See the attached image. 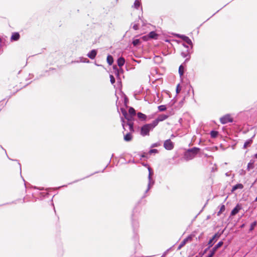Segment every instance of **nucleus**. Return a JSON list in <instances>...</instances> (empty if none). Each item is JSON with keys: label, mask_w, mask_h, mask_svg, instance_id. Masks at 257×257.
I'll list each match as a JSON object with an SVG mask.
<instances>
[{"label": "nucleus", "mask_w": 257, "mask_h": 257, "mask_svg": "<svg viewBox=\"0 0 257 257\" xmlns=\"http://www.w3.org/2000/svg\"><path fill=\"white\" fill-rule=\"evenodd\" d=\"M125 118L128 120V122H131L133 119V116L131 115L128 114Z\"/></svg>", "instance_id": "a878e982"}, {"label": "nucleus", "mask_w": 257, "mask_h": 257, "mask_svg": "<svg viewBox=\"0 0 257 257\" xmlns=\"http://www.w3.org/2000/svg\"><path fill=\"white\" fill-rule=\"evenodd\" d=\"M96 54H97V52L96 50H93L92 51H91L88 54H87V56L88 57H89L90 59H94L96 55Z\"/></svg>", "instance_id": "1a4fd4ad"}, {"label": "nucleus", "mask_w": 257, "mask_h": 257, "mask_svg": "<svg viewBox=\"0 0 257 257\" xmlns=\"http://www.w3.org/2000/svg\"><path fill=\"white\" fill-rule=\"evenodd\" d=\"M110 82H111V84L114 83L115 78L112 75H110Z\"/></svg>", "instance_id": "2f4dec72"}, {"label": "nucleus", "mask_w": 257, "mask_h": 257, "mask_svg": "<svg viewBox=\"0 0 257 257\" xmlns=\"http://www.w3.org/2000/svg\"><path fill=\"white\" fill-rule=\"evenodd\" d=\"M179 73L180 76H182L183 75V73H184V67L182 65H181L179 67Z\"/></svg>", "instance_id": "5701e85b"}, {"label": "nucleus", "mask_w": 257, "mask_h": 257, "mask_svg": "<svg viewBox=\"0 0 257 257\" xmlns=\"http://www.w3.org/2000/svg\"><path fill=\"white\" fill-rule=\"evenodd\" d=\"M218 134V133L217 131H211L210 133L211 137L213 138H216Z\"/></svg>", "instance_id": "4be33fe9"}, {"label": "nucleus", "mask_w": 257, "mask_h": 257, "mask_svg": "<svg viewBox=\"0 0 257 257\" xmlns=\"http://www.w3.org/2000/svg\"><path fill=\"white\" fill-rule=\"evenodd\" d=\"M219 237V235L218 234L216 233L213 237L209 240L208 242V245H209V247H211L212 246L213 243L217 240V238H218Z\"/></svg>", "instance_id": "6e6552de"}, {"label": "nucleus", "mask_w": 257, "mask_h": 257, "mask_svg": "<svg viewBox=\"0 0 257 257\" xmlns=\"http://www.w3.org/2000/svg\"><path fill=\"white\" fill-rule=\"evenodd\" d=\"M107 61L109 65H112L113 62L112 57L110 55H108L107 57Z\"/></svg>", "instance_id": "4468645a"}, {"label": "nucleus", "mask_w": 257, "mask_h": 257, "mask_svg": "<svg viewBox=\"0 0 257 257\" xmlns=\"http://www.w3.org/2000/svg\"><path fill=\"white\" fill-rule=\"evenodd\" d=\"M122 114L124 115V117H125L128 115L126 111L125 110L122 111Z\"/></svg>", "instance_id": "72a5a7b5"}, {"label": "nucleus", "mask_w": 257, "mask_h": 257, "mask_svg": "<svg viewBox=\"0 0 257 257\" xmlns=\"http://www.w3.org/2000/svg\"><path fill=\"white\" fill-rule=\"evenodd\" d=\"M241 209V207L237 205L231 211V214L232 215H234L237 214L238 211Z\"/></svg>", "instance_id": "9d476101"}, {"label": "nucleus", "mask_w": 257, "mask_h": 257, "mask_svg": "<svg viewBox=\"0 0 257 257\" xmlns=\"http://www.w3.org/2000/svg\"><path fill=\"white\" fill-rule=\"evenodd\" d=\"M181 90V87L180 84H178L176 87V93L178 94Z\"/></svg>", "instance_id": "c756f323"}, {"label": "nucleus", "mask_w": 257, "mask_h": 257, "mask_svg": "<svg viewBox=\"0 0 257 257\" xmlns=\"http://www.w3.org/2000/svg\"><path fill=\"white\" fill-rule=\"evenodd\" d=\"M184 40L189 44L191 43V40L187 37H184Z\"/></svg>", "instance_id": "7c9ffc66"}, {"label": "nucleus", "mask_w": 257, "mask_h": 257, "mask_svg": "<svg viewBox=\"0 0 257 257\" xmlns=\"http://www.w3.org/2000/svg\"><path fill=\"white\" fill-rule=\"evenodd\" d=\"M223 245V242L220 241L212 249L210 253L208 255L207 257H212L216 252V250L220 247H221Z\"/></svg>", "instance_id": "39448f33"}, {"label": "nucleus", "mask_w": 257, "mask_h": 257, "mask_svg": "<svg viewBox=\"0 0 257 257\" xmlns=\"http://www.w3.org/2000/svg\"><path fill=\"white\" fill-rule=\"evenodd\" d=\"M20 38V35L18 33H14L11 37V39L14 41H17Z\"/></svg>", "instance_id": "f8f14e48"}, {"label": "nucleus", "mask_w": 257, "mask_h": 257, "mask_svg": "<svg viewBox=\"0 0 257 257\" xmlns=\"http://www.w3.org/2000/svg\"><path fill=\"white\" fill-rule=\"evenodd\" d=\"M132 139V136L130 133L127 134L126 135L124 136V140L125 141H130Z\"/></svg>", "instance_id": "ddd939ff"}, {"label": "nucleus", "mask_w": 257, "mask_h": 257, "mask_svg": "<svg viewBox=\"0 0 257 257\" xmlns=\"http://www.w3.org/2000/svg\"><path fill=\"white\" fill-rule=\"evenodd\" d=\"M141 5V2L140 0H136L134 3V7L136 9H138Z\"/></svg>", "instance_id": "aec40b11"}, {"label": "nucleus", "mask_w": 257, "mask_h": 257, "mask_svg": "<svg viewBox=\"0 0 257 257\" xmlns=\"http://www.w3.org/2000/svg\"><path fill=\"white\" fill-rule=\"evenodd\" d=\"M124 121L123 119H122V124L123 127H124Z\"/></svg>", "instance_id": "c9c22d12"}, {"label": "nucleus", "mask_w": 257, "mask_h": 257, "mask_svg": "<svg viewBox=\"0 0 257 257\" xmlns=\"http://www.w3.org/2000/svg\"><path fill=\"white\" fill-rule=\"evenodd\" d=\"M192 239V237L191 236H188L187 238H185L180 244L178 247V249H180L185 244L188 242L189 241H191Z\"/></svg>", "instance_id": "0eeeda50"}, {"label": "nucleus", "mask_w": 257, "mask_h": 257, "mask_svg": "<svg viewBox=\"0 0 257 257\" xmlns=\"http://www.w3.org/2000/svg\"><path fill=\"white\" fill-rule=\"evenodd\" d=\"M138 116L139 118L143 119H145L146 118V115L141 112L138 113Z\"/></svg>", "instance_id": "412c9836"}, {"label": "nucleus", "mask_w": 257, "mask_h": 257, "mask_svg": "<svg viewBox=\"0 0 257 257\" xmlns=\"http://www.w3.org/2000/svg\"><path fill=\"white\" fill-rule=\"evenodd\" d=\"M220 120L222 124H225L227 122H232L233 119L229 114H226L221 117Z\"/></svg>", "instance_id": "7ed1b4c3"}, {"label": "nucleus", "mask_w": 257, "mask_h": 257, "mask_svg": "<svg viewBox=\"0 0 257 257\" xmlns=\"http://www.w3.org/2000/svg\"><path fill=\"white\" fill-rule=\"evenodd\" d=\"M251 143H252V140H249L247 141L246 142H245V143L244 144V146H243V148L244 149L246 148L247 147L249 146Z\"/></svg>", "instance_id": "a211bd4d"}, {"label": "nucleus", "mask_w": 257, "mask_h": 257, "mask_svg": "<svg viewBox=\"0 0 257 257\" xmlns=\"http://www.w3.org/2000/svg\"><path fill=\"white\" fill-rule=\"evenodd\" d=\"M164 147L166 149L168 150H171L174 148V144L170 140H167L165 141Z\"/></svg>", "instance_id": "20e7f679"}, {"label": "nucleus", "mask_w": 257, "mask_h": 257, "mask_svg": "<svg viewBox=\"0 0 257 257\" xmlns=\"http://www.w3.org/2000/svg\"><path fill=\"white\" fill-rule=\"evenodd\" d=\"M254 156H255V158H257V154H255Z\"/></svg>", "instance_id": "e433bc0d"}, {"label": "nucleus", "mask_w": 257, "mask_h": 257, "mask_svg": "<svg viewBox=\"0 0 257 257\" xmlns=\"http://www.w3.org/2000/svg\"><path fill=\"white\" fill-rule=\"evenodd\" d=\"M158 153V150L157 149H152V150H151L149 152V153L150 154H152V153Z\"/></svg>", "instance_id": "473e14b6"}, {"label": "nucleus", "mask_w": 257, "mask_h": 257, "mask_svg": "<svg viewBox=\"0 0 257 257\" xmlns=\"http://www.w3.org/2000/svg\"><path fill=\"white\" fill-rule=\"evenodd\" d=\"M166 109H167V108H166V106L164 105H160L158 106V109L160 111H165V110H166Z\"/></svg>", "instance_id": "b1692460"}, {"label": "nucleus", "mask_w": 257, "mask_h": 257, "mask_svg": "<svg viewBox=\"0 0 257 257\" xmlns=\"http://www.w3.org/2000/svg\"><path fill=\"white\" fill-rule=\"evenodd\" d=\"M149 37L153 39H157L158 35L155 32H151L149 34Z\"/></svg>", "instance_id": "dca6fc26"}, {"label": "nucleus", "mask_w": 257, "mask_h": 257, "mask_svg": "<svg viewBox=\"0 0 257 257\" xmlns=\"http://www.w3.org/2000/svg\"><path fill=\"white\" fill-rule=\"evenodd\" d=\"M156 125L152 122L151 123L146 124L141 128V134L143 136L149 135V132L152 130Z\"/></svg>", "instance_id": "f257e3e1"}, {"label": "nucleus", "mask_w": 257, "mask_h": 257, "mask_svg": "<svg viewBox=\"0 0 257 257\" xmlns=\"http://www.w3.org/2000/svg\"><path fill=\"white\" fill-rule=\"evenodd\" d=\"M225 209V206L224 205H221L219 211L217 213V215L219 216L223 211H224Z\"/></svg>", "instance_id": "6ab92c4d"}, {"label": "nucleus", "mask_w": 257, "mask_h": 257, "mask_svg": "<svg viewBox=\"0 0 257 257\" xmlns=\"http://www.w3.org/2000/svg\"><path fill=\"white\" fill-rule=\"evenodd\" d=\"M140 43V41L139 39H136L133 41V44L134 46H137L139 45Z\"/></svg>", "instance_id": "bb28decb"}, {"label": "nucleus", "mask_w": 257, "mask_h": 257, "mask_svg": "<svg viewBox=\"0 0 257 257\" xmlns=\"http://www.w3.org/2000/svg\"><path fill=\"white\" fill-rule=\"evenodd\" d=\"M256 225V221L252 222L250 225V230H252Z\"/></svg>", "instance_id": "c85d7f7f"}, {"label": "nucleus", "mask_w": 257, "mask_h": 257, "mask_svg": "<svg viewBox=\"0 0 257 257\" xmlns=\"http://www.w3.org/2000/svg\"><path fill=\"white\" fill-rule=\"evenodd\" d=\"M128 113L130 115H131L133 116L136 114V111L134 108L130 107L128 109Z\"/></svg>", "instance_id": "f3484780"}, {"label": "nucleus", "mask_w": 257, "mask_h": 257, "mask_svg": "<svg viewBox=\"0 0 257 257\" xmlns=\"http://www.w3.org/2000/svg\"><path fill=\"white\" fill-rule=\"evenodd\" d=\"M133 28H134L135 30H138V29L139 27H138V25L135 24V25H134L133 26Z\"/></svg>", "instance_id": "f704fd0d"}, {"label": "nucleus", "mask_w": 257, "mask_h": 257, "mask_svg": "<svg viewBox=\"0 0 257 257\" xmlns=\"http://www.w3.org/2000/svg\"><path fill=\"white\" fill-rule=\"evenodd\" d=\"M243 187V186L241 184H238L235 186H234L232 188V191L237 189H242Z\"/></svg>", "instance_id": "2eb2a0df"}, {"label": "nucleus", "mask_w": 257, "mask_h": 257, "mask_svg": "<svg viewBox=\"0 0 257 257\" xmlns=\"http://www.w3.org/2000/svg\"><path fill=\"white\" fill-rule=\"evenodd\" d=\"M127 124L129 126L130 130L131 131H134L133 130V123L131 122H128Z\"/></svg>", "instance_id": "cd10ccee"}, {"label": "nucleus", "mask_w": 257, "mask_h": 257, "mask_svg": "<svg viewBox=\"0 0 257 257\" xmlns=\"http://www.w3.org/2000/svg\"><path fill=\"white\" fill-rule=\"evenodd\" d=\"M124 62H125V60L122 57H120V58H118L117 60V64L119 67L122 66L124 65Z\"/></svg>", "instance_id": "9b49d317"}, {"label": "nucleus", "mask_w": 257, "mask_h": 257, "mask_svg": "<svg viewBox=\"0 0 257 257\" xmlns=\"http://www.w3.org/2000/svg\"><path fill=\"white\" fill-rule=\"evenodd\" d=\"M199 152V149L198 148H193L190 150H189L187 153L186 154V156L187 157L188 155H190V157L189 159H191L193 158L195 154H196Z\"/></svg>", "instance_id": "423d86ee"}, {"label": "nucleus", "mask_w": 257, "mask_h": 257, "mask_svg": "<svg viewBox=\"0 0 257 257\" xmlns=\"http://www.w3.org/2000/svg\"><path fill=\"white\" fill-rule=\"evenodd\" d=\"M253 164H254V161H250L248 164V165H247L248 169H252L253 168V167H254Z\"/></svg>", "instance_id": "393cba45"}, {"label": "nucleus", "mask_w": 257, "mask_h": 257, "mask_svg": "<svg viewBox=\"0 0 257 257\" xmlns=\"http://www.w3.org/2000/svg\"><path fill=\"white\" fill-rule=\"evenodd\" d=\"M168 117V116L167 115L161 114L159 115L158 117L153 121V122L156 126H157L160 121H162L166 119Z\"/></svg>", "instance_id": "f03ea898"}]
</instances>
